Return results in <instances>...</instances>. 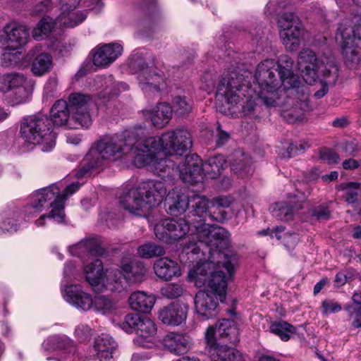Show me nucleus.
<instances>
[{"mask_svg":"<svg viewBox=\"0 0 361 361\" xmlns=\"http://www.w3.org/2000/svg\"><path fill=\"white\" fill-rule=\"evenodd\" d=\"M293 68L294 61L288 55L280 56L277 61L265 59L257 66L254 87L247 80V72L230 71L221 80L216 98L229 110L240 106L245 116L254 118L260 117L261 103L278 106L288 122H294L309 109V88Z\"/></svg>","mask_w":361,"mask_h":361,"instance_id":"1","label":"nucleus"},{"mask_svg":"<svg viewBox=\"0 0 361 361\" xmlns=\"http://www.w3.org/2000/svg\"><path fill=\"white\" fill-rule=\"evenodd\" d=\"M223 262L216 264L206 261L194 266L188 273L189 281L197 287L207 284L211 291H198L195 297V308L197 314L204 320L214 317L218 313V300L224 302L226 298L227 281L222 269L226 270L231 277L235 271L237 261L235 257H227L222 254Z\"/></svg>","mask_w":361,"mask_h":361,"instance_id":"2","label":"nucleus"},{"mask_svg":"<svg viewBox=\"0 0 361 361\" xmlns=\"http://www.w3.org/2000/svg\"><path fill=\"white\" fill-rule=\"evenodd\" d=\"M156 237L167 243L172 244L184 238L190 231L192 239H197L194 244L191 243L185 247L188 253H199L202 246L209 248V252L213 255L216 253L221 259L222 250L229 245L228 232L219 226L203 224L200 228L192 219L185 218H167L160 221L154 226Z\"/></svg>","mask_w":361,"mask_h":361,"instance_id":"3","label":"nucleus"},{"mask_svg":"<svg viewBox=\"0 0 361 361\" xmlns=\"http://www.w3.org/2000/svg\"><path fill=\"white\" fill-rule=\"evenodd\" d=\"M165 198V208L171 216H179L190 207V197L175 188L167 193L164 182L149 180L141 183L137 188L130 190L121 200V204L130 213L137 216H145L152 209L158 207Z\"/></svg>","mask_w":361,"mask_h":361,"instance_id":"4","label":"nucleus"},{"mask_svg":"<svg viewBox=\"0 0 361 361\" xmlns=\"http://www.w3.org/2000/svg\"><path fill=\"white\" fill-rule=\"evenodd\" d=\"M123 143L121 144L114 151L123 154H128L134 150V164L137 168L148 166L154 173L161 178H171L174 172L180 173V166L184 161L176 166L174 161L166 157H162L160 149H154L147 143L145 129L142 127L134 128L124 132Z\"/></svg>","mask_w":361,"mask_h":361,"instance_id":"5","label":"nucleus"},{"mask_svg":"<svg viewBox=\"0 0 361 361\" xmlns=\"http://www.w3.org/2000/svg\"><path fill=\"white\" fill-rule=\"evenodd\" d=\"M63 188L61 183H57L33 192L30 204L25 207V216L28 218L32 217L44 209H51L49 216L57 224L64 223L65 202L79 189L80 184L73 183L61 192Z\"/></svg>","mask_w":361,"mask_h":361,"instance_id":"6","label":"nucleus"},{"mask_svg":"<svg viewBox=\"0 0 361 361\" xmlns=\"http://www.w3.org/2000/svg\"><path fill=\"white\" fill-rule=\"evenodd\" d=\"M298 64L302 68L303 80L308 85H312L319 75L332 84H335L338 78V68L332 55L318 59L312 49H303L298 55Z\"/></svg>","mask_w":361,"mask_h":361,"instance_id":"7","label":"nucleus"},{"mask_svg":"<svg viewBox=\"0 0 361 361\" xmlns=\"http://www.w3.org/2000/svg\"><path fill=\"white\" fill-rule=\"evenodd\" d=\"M226 166V159L221 154L209 158L204 164L197 154L187 155L184 164L180 166V178L189 184L202 182L204 178L214 179Z\"/></svg>","mask_w":361,"mask_h":361,"instance_id":"8","label":"nucleus"},{"mask_svg":"<svg viewBox=\"0 0 361 361\" xmlns=\"http://www.w3.org/2000/svg\"><path fill=\"white\" fill-rule=\"evenodd\" d=\"M20 133L25 142L42 145V152H49L55 147L56 133L45 115L38 114L23 118Z\"/></svg>","mask_w":361,"mask_h":361,"instance_id":"9","label":"nucleus"},{"mask_svg":"<svg viewBox=\"0 0 361 361\" xmlns=\"http://www.w3.org/2000/svg\"><path fill=\"white\" fill-rule=\"evenodd\" d=\"M336 39L340 44L345 66L357 68L361 63V27L343 20L337 27Z\"/></svg>","mask_w":361,"mask_h":361,"instance_id":"10","label":"nucleus"},{"mask_svg":"<svg viewBox=\"0 0 361 361\" xmlns=\"http://www.w3.org/2000/svg\"><path fill=\"white\" fill-rule=\"evenodd\" d=\"M113 157V137H100L90 149L75 172L78 178L90 176L96 169L109 165Z\"/></svg>","mask_w":361,"mask_h":361,"instance_id":"11","label":"nucleus"},{"mask_svg":"<svg viewBox=\"0 0 361 361\" xmlns=\"http://www.w3.org/2000/svg\"><path fill=\"white\" fill-rule=\"evenodd\" d=\"M280 38L286 49L297 51L300 44L310 39V34L305 27L299 17L291 12L281 14L277 20Z\"/></svg>","mask_w":361,"mask_h":361,"instance_id":"12","label":"nucleus"},{"mask_svg":"<svg viewBox=\"0 0 361 361\" xmlns=\"http://www.w3.org/2000/svg\"><path fill=\"white\" fill-rule=\"evenodd\" d=\"M147 143L154 149H160L165 155H182L192 147V137L185 129H176L163 133L160 137H150Z\"/></svg>","mask_w":361,"mask_h":361,"instance_id":"13","label":"nucleus"},{"mask_svg":"<svg viewBox=\"0 0 361 361\" xmlns=\"http://www.w3.org/2000/svg\"><path fill=\"white\" fill-rule=\"evenodd\" d=\"M118 326L128 334L135 333L133 343L138 347L149 348L152 340L157 333L154 322L149 318L136 313H130L125 316L124 320Z\"/></svg>","mask_w":361,"mask_h":361,"instance_id":"14","label":"nucleus"},{"mask_svg":"<svg viewBox=\"0 0 361 361\" xmlns=\"http://www.w3.org/2000/svg\"><path fill=\"white\" fill-rule=\"evenodd\" d=\"M29 39L28 27L16 21L6 23L0 32V46L4 49H18L25 45Z\"/></svg>","mask_w":361,"mask_h":361,"instance_id":"15","label":"nucleus"},{"mask_svg":"<svg viewBox=\"0 0 361 361\" xmlns=\"http://www.w3.org/2000/svg\"><path fill=\"white\" fill-rule=\"evenodd\" d=\"M214 331V328L210 327L205 332L207 350L211 361H245L243 355L236 349L217 343Z\"/></svg>","mask_w":361,"mask_h":361,"instance_id":"16","label":"nucleus"},{"mask_svg":"<svg viewBox=\"0 0 361 361\" xmlns=\"http://www.w3.org/2000/svg\"><path fill=\"white\" fill-rule=\"evenodd\" d=\"M68 102L73 120L78 126L88 128L92 123L90 106L93 103L92 97L89 94L73 93L69 96Z\"/></svg>","mask_w":361,"mask_h":361,"instance_id":"17","label":"nucleus"},{"mask_svg":"<svg viewBox=\"0 0 361 361\" xmlns=\"http://www.w3.org/2000/svg\"><path fill=\"white\" fill-rule=\"evenodd\" d=\"M137 78L141 90L146 94H159L166 87L165 78L154 71L145 63L140 64Z\"/></svg>","mask_w":361,"mask_h":361,"instance_id":"18","label":"nucleus"},{"mask_svg":"<svg viewBox=\"0 0 361 361\" xmlns=\"http://www.w3.org/2000/svg\"><path fill=\"white\" fill-rule=\"evenodd\" d=\"M90 55L92 57V64L89 63L84 65L78 75L82 76L87 72L108 67L113 61V43L97 45L91 51Z\"/></svg>","mask_w":361,"mask_h":361,"instance_id":"19","label":"nucleus"},{"mask_svg":"<svg viewBox=\"0 0 361 361\" xmlns=\"http://www.w3.org/2000/svg\"><path fill=\"white\" fill-rule=\"evenodd\" d=\"M306 197L302 200H298L297 196L291 197L287 201L275 202L269 207V211L273 217L279 221H288L292 220L293 216L303 208V202Z\"/></svg>","mask_w":361,"mask_h":361,"instance_id":"20","label":"nucleus"},{"mask_svg":"<svg viewBox=\"0 0 361 361\" xmlns=\"http://www.w3.org/2000/svg\"><path fill=\"white\" fill-rule=\"evenodd\" d=\"M62 295L67 302L78 310L87 311L92 307L93 299L92 295L84 291L80 285L66 286L62 290Z\"/></svg>","mask_w":361,"mask_h":361,"instance_id":"21","label":"nucleus"},{"mask_svg":"<svg viewBox=\"0 0 361 361\" xmlns=\"http://www.w3.org/2000/svg\"><path fill=\"white\" fill-rule=\"evenodd\" d=\"M86 281L96 293H104L106 290V275L102 262L96 259L84 267Z\"/></svg>","mask_w":361,"mask_h":361,"instance_id":"22","label":"nucleus"},{"mask_svg":"<svg viewBox=\"0 0 361 361\" xmlns=\"http://www.w3.org/2000/svg\"><path fill=\"white\" fill-rule=\"evenodd\" d=\"M188 306L178 302H173L159 311V319L170 326H178L185 321Z\"/></svg>","mask_w":361,"mask_h":361,"instance_id":"23","label":"nucleus"},{"mask_svg":"<svg viewBox=\"0 0 361 361\" xmlns=\"http://www.w3.org/2000/svg\"><path fill=\"white\" fill-rule=\"evenodd\" d=\"M43 345L49 349L51 345H54V350H57L55 354L56 357L53 359L56 361H73L75 360L74 353L75 347L73 345L72 341L66 337L53 336L48 338Z\"/></svg>","mask_w":361,"mask_h":361,"instance_id":"24","label":"nucleus"},{"mask_svg":"<svg viewBox=\"0 0 361 361\" xmlns=\"http://www.w3.org/2000/svg\"><path fill=\"white\" fill-rule=\"evenodd\" d=\"M209 200L205 197L199 195H194L190 196V207L189 213L187 218L189 220L192 219L196 225L200 228L206 224L204 221L207 217H209Z\"/></svg>","mask_w":361,"mask_h":361,"instance_id":"25","label":"nucleus"},{"mask_svg":"<svg viewBox=\"0 0 361 361\" xmlns=\"http://www.w3.org/2000/svg\"><path fill=\"white\" fill-rule=\"evenodd\" d=\"M164 347L175 355H183L192 347V338L186 334L171 332L163 339Z\"/></svg>","mask_w":361,"mask_h":361,"instance_id":"26","label":"nucleus"},{"mask_svg":"<svg viewBox=\"0 0 361 361\" xmlns=\"http://www.w3.org/2000/svg\"><path fill=\"white\" fill-rule=\"evenodd\" d=\"M156 276L162 281H169L181 276L178 263L167 257L157 259L153 266Z\"/></svg>","mask_w":361,"mask_h":361,"instance_id":"27","label":"nucleus"},{"mask_svg":"<svg viewBox=\"0 0 361 361\" xmlns=\"http://www.w3.org/2000/svg\"><path fill=\"white\" fill-rule=\"evenodd\" d=\"M70 254L83 259L89 256H98L104 253V250L99 245V241L95 238H87L68 247Z\"/></svg>","mask_w":361,"mask_h":361,"instance_id":"28","label":"nucleus"},{"mask_svg":"<svg viewBox=\"0 0 361 361\" xmlns=\"http://www.w3.org/2000/svg\"><path fill=\"white\" fill-rule=\"evenodd\" d=\"M71 111L67 102L64 100H58L53 105L50 114L53 124L56 126H66L68 128H78L79 126L70 118Z\"/></svg>","mask_w":361,"mask_h":361,"instance_id":"29","label":"nucleus"},{"mask_svg":"<svg viewBox=\"0 0 361 361\" xmlns=\"http://www.w3.org/2000/svg\"><path fill=\"white\" fill-rule=\"evenodd\" d=\"M142 113L150 119L154 126L162 128L172 118L173 110L169 104L159 103L154 109L144 110Z\"/></svg>","mask_w":361,"mask_h":361,"instance_id":"30","label":"nucleus"},{"mask_svg":"<svg viewBox=\"0 0 361 361\" xmlns=\"http://www.w3.org/2000/svg\"><path fill=\"white\" fill-rule=\"evenodd\" d=\"M155 301L156 298L153 294L142 290L132 293L128 299L131 309L142 313H149Z\"/></svg>","mask_w":361,"mask_h":361,"instance_id":"31","label":"nucleus"},{"mask_svg":"<svg viewBox=\"0 0 361 361\" xmlns=\"http://www.w3.org/2000/svg\"><path fill=\"white\" fill-rule=\"evenodd\" d=\"M67 10L60 9V14L57 17L59 27H73L81 23L87 17L85 11H78L77 8H67Z\"/></svg>","mask_w":361,"mask_h":361,"instance_id":"32","label":"nucleus"},{"mask_svg":"<svg viewBox=\"0 0 361 361\" xmlns=\"http://www.w3.org/2000/svg\"><path fill=\"white\" fill-rule=\"evenodd\" d=\"M229 161L233 172L241 177L245 176L252 171L250 157L240 150L235 151Z\"/></svg>","mask_w":361,"mask_h":361,"instance_id":"33","label":"nucleus"},{"mask_svg":"<svg viewBox=\"0 0 361 361\" xmlns=\"http://www.w3.org/2000/svg\"><path fill=\"white\" fill-rule=\"evenodd\" d=\"M94 350L100 361H110L113 357V341L109 335L102 334L94 342Z\"/></svg>","mask_w":361,"mask_h":361,"instance_id":"34","label":"nucleus"},{"mask_svg":"<svg viewBox=\"0 0 361 361\" xmlns=\"http://www.w3.org/2000/svg\"><path fill=\"white\" fill-rule=\"evenodd\" d=\"M210 327H213L215 331L214 338L216 341V334L220 337H228L231 341H235L238 331L233 320L226 319L219 320L215 326H209L207 330Z\"/></svg>","mask_w":361,"mask_h":361,"instance_id":"35","label":"nucleus"},{"mask_svg":"<svg viewBox=\"0 0 361 361\" xmlns=\"http://www.w3.org/2000/svg\"><path fill=\"white\" fill-rule=\"evenodd\" d=\"M56 27H59L57 19L54 20L49 16L44 17L33 29L32 37L36 40H40L54 32Z\"/></svg>","mask_w":361,"mask_h":361,"instance_id":"36","label":"nucleus"},{"mask_svg":"<svg viewBox=\"0 0 361 361\" xmlns=\"http://www.w3.org/2000/svg\"><path fill=\"white\" fill-rule=\"evenodd\" d=\"M53 67L52 57L47 53H41L33 59L31 70L37 76L49 72Z\"/></svg>","mask_w":361,"mask_h":361,"instance_id":"37","label":"nucleus"},{"mask_svg":"<svg viewBox=\"0 0 361 361\" xmlns=\"http://www.w3.org/2000/svg\"><path fill=\"white\" fill-rule=\"evenodd\" d=\"M352 301L357 307L347 304L344 310L348 312L350 317L353 319L352 326L355 328H361V288L353 294Z\"/></svg>","mask_w":361,"mask_h":361,"instance_id":"38","label":"nucleus"},{"mask_svg":"<svg viewBox=\"0 0 361 361\" xmlns=\"http://www.w3.org/2000/svg\"><path fill=\"white\" fill-rule=\"evenodd\" d=\"M25 83V78L16 73H6L0 77V91L6 93Z\"/></svg>","mask_w":361,"mask_h":361,"instance_id":"39","label":"nucleus"},{"mask_svg":"<svg viewBox=\"0 0 361 361\" xmlns=\"http://www.w3.org/2000/svg\"><path fill=\"white\" fill-rule=\"evenodd\" d=\"M269 329L272 334L279 336L283 341H288L296 332L295 327L285 321L271 323Z\"/></svg>","mask_w":361,"mask_h":361,"instance_id":"40","label":"nucleus"},{"mask_svg":"<svg viewBox=\"0 0 361 361\" xmlns=\"http://www.w3.org/2000/svg\"><path fill=\"white\" fill-rule=\"evenodd\" d=\"M98 295L93 299L92 307L94 311L103 315L111 314L113 310V300L111 294L104 295L103 293H97Z\"/></svg>","mask_w":361,"mask_h":361,"instance_id":"41","label":"nucleus"},{"mask_svg":"<svg viewBox=\"0 0 361 361\" xmlns=\"http://www.w3.org/2000/svg\"><path fill=\"white\" fill-rule=\"evenodd\" d=\"M140 257L145 259L161 257L165 254L163 246L154 243H147L140 245L137 249Z\"/></svg>","mask_w":361,"mask_h":361,"instance_id":"42","label":"nucleus"},{"mask_svg":"<svg viewBox=\"0 0 361 361\" xmlns=\"http://www.w3.org/2000/svg\"><path fill=\"white\" fill-rule=\"evenodd\" d=\"M31 93V90L28 87L21 85L10 92L8 102L12 106L25 103L29 100Z\"/></svg>","mask_w":361,"mask_h":361,"instance_id":"43","label":"nucleus"},{"mask_svg":"<svg viewBox=\"0 0 361 361\" xmlns=\"http://www.w3.org/2000/svg\"><path fill=\"white\" fill-rule=\"evenodd\" d=\"M192 101L185 95H177L173 98L172 110L178 115L184 116L190 112Z\"/></svg>","mask_w":361,"mask_h":361,"instance_id":"44","label":"nucleus"},{"mask_svg":"<svg viewBox=\"0 0 361 361\" xmlns=\"http://www.w3.org/2000/svg\"><path fill=\"white\" fill-rule=\"evenodd\" d=\"M185 291V288L182 284L179 283H167L162 286L160 293L162 296L169 299H175L180 297Z\"/></svg>","mask_w":361,"mask_h":361,"instance_id":"45","label":"nucleus"},{"mask_svg":"<svg viewBox=\"0 0 361 361\" xmlns=\"http://www.w3.org/2000/svg\"><path fill=\"white\" fill-rule=\"evenodd\" d=\"M11 50L5 49L1 57V65L4 67H12L20 60V53L11 52Z\"/></svg>","mask_w":361,"mask_h":361,"instance_id":"46","label":"nucleus"},{"mask_svg":"<svg viewBox=\"0 0 361 361\" xmlns=\"http://www.w3.org/2000/svg\"><path fill=\"white\" fill-rule=\"evenodd\" d=\"M343 189L345 191V201L348 204L355 203L357 200L360 184L358 183L350 182L347 183L343 187Z\"/></svg>","mask_w":361,"mask_h":361,"instance_id":"47","label":"nucleus"},{"mask_svg":"<svg viewBox=\"0 0 361 361\" xmlns=\"http://www.w3.org/2000/svg\"><path fill=\"white\" fill-rule=\"evenodd\" d=\"M122 271L124 278L127 281H140L144 275L142 268H140L139 271H134L133 267L130 264L123 265L122 267Z\"/></svg>","mask_w":361,"mask_h":361,"instance_id":"48","label":"nucleus"},{"mask_svg":"<svg viewBox=\"0 0 361 361\" xmlns=\"http://www.w3.org/2000/svg\"><path fill=\"white\" fill-rule=\"evenodd\" d=\"M341 310V305L334 300L326 299L322 302L321 310L324 314L337 313Z\"/></svg>","mask_w":361,"mask_h":361,"instance_id":"49","label":"nucleus"},{"mask_svg":"<svg viewBox=\"0 0 361 361\" xmlns=\"http://www.w3.org/2000/svg\"><path fill=\"white\" fill-rule=\"evenodd\" d=\"M75 336L80 342L89 340L92 336V329L87 324H79L75 329Z\"/></svg>","mask_w":361,"mask_h":361,"instance_id":"50","label":"nucleus"},{"mask_svg":"<svg viewBox=\"0 0 361 361\" xmlns=\"http://www.w3.org/2000/svg\"><path fill=\"white\" fill-rule=\"evenodd\" d=\"M319 158L328 164H336L340 160L339 155L329 148H324L319 151Z\"/></svg>","mask_w":361,"mask_h":361,"instance_id":"51","label":"nucleus"},{"mask_svg":"<svg viewBox=\"0 0 361 361\" xmlns=\"http://www.w3.org/2000/svg\"><path fill=\"white\" fill-rule=\"evenodd\" d=\"M20 219L19 214H13V216L8 217L3 221L1 224L2 230L7 231H16L20 224Z\"/></svg>","mask_w":361,"mask_h":361,"instance_id":"52","label":"nucleus"},{"mask_svg":"<svg viewBox=\"0 0 361 361\" xmlns=\"http://www.w3.org/2000/svg\"><path fill=\"white\" fill-rule=\"evenodd\" d=\"M309 213L311 216L317 220H326L330 216V211L328 207L323 204L310 209Z\"/></svg>","mask_w":361,"mask_h":361,"instance_id":"53","label":"nucleus"},{"mask_svg":"<svg viewBox=\"0 0 361 361\" xmlns=\"http://www.w3.org/2000/svg\"><path fill=\"white\" fill-rule=\"evenodd\" d=\"M226 208L223 207H214L211 206V211L209 212V217L219 222H223L228 219V214L225 211Z\"/></svg>","mask_w":361,"mask_h":361,"instance_id":"54","label":"nucleus"},{"mask_svg":"<svg viewBox=\"0 0 361 361\" xmlns=\"http://www.w3.org/2000/svg\"><path fill=\"white\" fill-rule=\"evenodd\" d=\"M353 5L356 7V8L353 9V11L357 12V15H355L352 19H345L344 20H348L350 24L361 27V0H351Z\"/></svg>","mask_w":361,"mask_h":361,"instance_id":"55","label":"nucleus"},{"mask_svg":"<svg viewBox=\"0 0 361 361\" xmlns=\"http://www.w3.org/2000/svg\"><path fill=\"white\" fill-rule=\"evenodd\" d=\"M113 220L111 206L105 207L101 209L99 214V221L102 224L109 226Z\"/></svg>","mask_w":361,"mask_h":361,"instance_id":"56","label":"nucleus"},{"mask_svg":"<svg viewBox=\"0 0 361 361\" xmlns=\"http://www.w3.org/2000/svg\"><path fill=\"white\" fill-rule=\"evenodd\" d=\"M58 86L56 78H50L44 85V96L47 98L54 96Z\"/></svg>","mask_w":361,"mask_h":361,"instance_id":"57","label":"nucleus"},{"mask_svg":"<svg viewBox=\"0 0 361 361\" xmlns=\"http://www.w3.org/2000/svg\"><path fill=\"white\" fill-rule=\"evenodd\" d=\"M230 139V135L221 130L219 125L216 130V142L218 147L225 145Z\"/></svg>","mask_w":361,"mask_h":361,"instance_id":"58","label":"nucleus"},{"mask_svg":"<svg viewBox=\"0 0 361 361\" xmlns=\"http://www.w3.org/2000/svg\"><path fill=\"white\" fill-rule=\"evenodd\" d=\"M202 88L207 92H211L215 86V80L213 75L210 73H206L202 78Z\"/></svg>","mask_w":361,"mask_h":361,"instance_id":"59","label":"nucleus"},{"mask_svg":"<svg viewBox=\"0 0 361 361\" xmlns=\"http://www.w3.org/2000/svg\"><path fill=\"white\" fill-rule=\"evenodd\" d=\"M320 173L317 168H312L303 173V180L307 183L316 181L319 177Z\"/></svg>","mask_w":361,"mask_h":361,"instance_id":"60","label":"nucleus"},{"mask_svg":"<svg viewBox=\"0 0 361 361\" xmlns=\"http://www.w3.org/2000/svg\"><path fill=\"white\" fill-rule=\"evenodd\" d=\"M231 204V198L228 197H219L213 200L212 206L216 207L228 208Z\"/></svg>","mask_w":361,"mask_h":361,"instance_id":"61","label":"nucleus"},{"mask_svg":"<svg viewBox=\"0 0 361 361\" xmlns=\"http://www.w3.org/2000/svg\"><path fill=\"white\" fill-rule=\"evenodd\" d=\"M60 9L68 11L67 8H77L81 0H59Z\"/></svg>","mask_w":361,"mask_h":361,"instance_id":"62","label":"nucleus"},{"mask_svg":"<svg viewBox=\"0 0 361 361\" xmlns=\"http://www.w3.org/2000/svg\"><path fill=\"white\" fill-rule=\"evenodd\" d=\"M284 228L283 226H279L276 228L274 231H269V230H263L259 232V235H271V236L276 237L278 240H280L282 238V235H280V233L283 231Z\"/></svg>","mask_w":361,"mask_h":361,"instance_id":"63","label":"nucleus"},{"mask_svg":"<svg viewBox=\"0 0 361 361\" xmlns=\"http://www.w3.org/2000/svg\"><path fill=\"white\" fill-rule=\"evenodd\" d=\"M75 264L72 262H67L63 269V279L68 281L73 276Z\"/></svg>","mask_w":361,"mask_h":361,"instance_id":"64","label":"nucleus"}]
</instances>
